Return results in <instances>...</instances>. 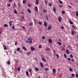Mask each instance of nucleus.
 <instances>
[{
	"label": "nucleus",
	"mask_w": 78,
	"mask_h": 78,
	"mask_svg": "<svg viewBox=\"0 0 78 78\" xmlns=\"http://www.w3.org/2000/svg\"><path fill=\"white\" fill-rule=\"evenodd\" d=\"M35 69L36 71H39V69L38 68H35Z\"/></svg>",
	"instance_id": "12"
},
{
	"label": "nucleus",
	"mask_w": 78,
	"mask_h": 78,
	"mask_svg": "<svg viewBox=\"0 0 78 78\" xmlns=\"http://www.w3.org/2000/svg\"><path fill=\"white\" fill-rule=\"evenodd\" d=\"M51 26H49L48 27V30H50L51 29Z\"/></svg>",
	"instance_id": "3"
},
{
	"label": "nucleus",
	"mask_w": 78,
	"mask_h": 78,
	"mask_svg": "<svg viewBox=\"0 0 78 78\" xmlns=\"http://www.w3.org/2000/svg\"><path fill=\"white\" fill-rule=\"evenodd\" d=\"M31 49L32 51H33L34 50V47H31Z\"/></svg>",
	"instance_id": "18"
},
{
	"label": "nucleus",
	"mask_w": 78,
	"mask_h": 78,
	"mask_svg": "<svg viewBox=\"0 0 78 78\" xmlns=\"http://www.w3.org/2000/svg\"><path fill=\"white\" fill-rule=\"evenodd\" d=\"M68 59L69 61H71V59H70V58H68Z\"/></svg>",
	"instance_id": "51"
},
{
	"label": "nucleus",
	"mask_w": 78,
	"mask_h": 78,
	"mask_svg": "<svg viewBox=\"0 0 78 78\" xmlns=\"http://www.w3.org/2000/svg\"><path fill=\"white\" fill-rule=\"evenodd\" d=\"M46 17L47 18L46 19L48 21V16H46Z\"/></svg>",
	"instance_id": "34"
},
{
	"label": "nucleus",
	"mask_w": 78,
	"mask_h": 78,
	"mask_svg": "<svg viewBox=\"0 0 78 78\" xmlns=\"http://www.w3.org/2000/svg\"><path fill=\"white\" fill-rule=\"evenodd\" d=\"M22 19H24V17L23 16H22Z\"/></svg>",
	"instance_id": "58"
},
{
	"label": "nucleus",
	"mask_w": 78,
	"mask_h": 78,
	"mask_svg": "<svg viewBox=\"0 0 78 78\" xmlns=\"http://www.w3.org/2000/svg\"><path fill=\"white\" fill-rule=\"evenodd\" d=\"M64 56L65 58H66V55L64 54Z\"/></svg>",
	"instance_id": "59"
},
{
	"label": "nucleus",
	"mask_w": 78,
	"mask_h": 78,
	"mask_svg": "<svg viewBox=\"0 0 78 78\" xmlns=\"http://www.w3.org/2000/svg\"><path fill=\"white\" fill-rule=\"evenodd\" d=\"M40 66L42 68L43 67V63H42V62L40 63Z\"/></svg>",
	"instance_id": "24"
},
{
	"label": "nucleus",
	"mask_w": 78,
	"mask_h": 78,
	"mask_svg": "<svg viewBox=\"0 0 78 78\" xmlns=\"http://www.w3.org/2000/svg\"><path fill=\"white\" fill-rule=\"evenodd\" d=\"M12 21L9 22V25L10 27H11V26H12Z\"/></svg>",
	"instance_id": "17"
},
{
	"label": "nucleus",
	"mask_w": 78,
	"mask_h": 78,
	"mask_svg": "<svg viewBox=\"0 0 78 78\" xmlns=\"http://www.w3.org/2000/svg\"><path fill=\"white\" fill-rule=\"evenodd\" d=\"M27 55H30V54H31V51H30L29 52H27Z\"/></svg>",
	"instance_id": "41"
},
{
	"label": "nucleus",
	"mask_w": 78,
	"mask_h": 78,
	"mask_svg": "<svg viewBox=\"0 0 78 78\" xmlns=\"http://www.w3.org/2000/svg\"><path fill=\"white\" fill-rule=\"evenodd\" d=\"M3 33V31L2 30H0V34H2Z\"/></svg>",
	"instance_id": "48"
},
{
	"label": "nucleus",
	"mask_w": 78,
	"mask_h": 78,
	"mask_svg": "<svg viewBox=\"0 0 78 78\" xmlns=\"http://www.w3.org/2000/svg\"><path fill=\"white\" fill-rule=\"evenodd\" d=\"M45 3L46 4H47V0H45Z\"/></svg>",
	"instance_id": "54"
},
{
	"label": "nucleus",
	"mask_w": 78,
	"mask_h": 78,
	"mask_svg": "<svg viewBox=\"0 0 78 78\" xmlns=\"http://www.w3.org/2000/svg\"><path fill=\"white\" fill-rule=\"evenodd\" d=\"M72 70H73L71 68H69V71H70V72H72Z\"/></svg>",
	"instance_id": "39"
},
{
	"label": "nucleus",
	"mask_w": 78,
	"mask_h": 78,
	"mask_svg": "<svg viewBox=\"0 0 78 78\" xmlns=\"http://www.w3.org/2000/svg\"><path fill=\"white\" fill-rule=\"evenodd\" d=\"M17 70L20 71V68H19L17 69Z\"/></svg>",
	"instance_id": "52"
},
{
	"label": "nucleus",
	"mask_w": 78,
	"mask_h": 78,
	"mask_svg": "<svg viewBox=\"0 0 78 78\" xmlns=\"http://www.w3.org/2000/svg\"><path fill=\"white\" fill-rule=\"evenodd\" d=\"M26 73L27 75L28 76L29 75V74H28V71H27L26 72Z\"/></svg>",
	"instance_id": "33"
},
{
	"label": "nucleus",
	"mask_w": 78,
	"mask_h": 78,
	"mask_svg": "<svg viewBox=\"0 0 78 78\" xmlns=\"http://www.w3.org/2000/svg\"><path fill=\"white\" fill-rule=\"evenodd\" d=\"M52 72L53 73H55V72H56V69H52Z\"/></svg>",
	"instance_id": "16"
},
{
	"label": "nucleus",
	"mask_w": 78,
	"mask_h": 78,
	"mask_svg": "<svg viewBox=\"0 0 78 78\" xmlns=\"http://www.w3.org/2000/svg\"><path fill=\"white\" fill-rule=\"evenodd\" d=\"M7 6L9 7H10V6H11V4L10 3H8L7 4Z\"/></svg>",
	"instance_id": "28"
},
{
	"label": "nucleus",
	"mask_w": 78,
	"mask_h": 78,
	"mask_svg": "<svg viewBox=\"0 0 78 78\" xmlns=\"http://www.w3.org/2000/svg\"><path fill=\"white\" fill-rule=\"evenodd\" d=\"M17 51H20V48H17Z\"/></svg>",
	"instance_id": "29"
},
{
	"label": "nucleus",
	"mask_w": 78,
	"mask_h": 78,
	"mask_svg": "<svg viewBox=\"0 0 78 78\" xmlns=\"http://www.w3.org/2000/svg\"><path fill=\"white\" fill-rule=\"evenodd\" d=\"M35 3L37 4H39V0H36V3Z\"/></svg>",
	"instance_id": "14"
},
{
	"label": "nucleus",
	"mask_w": 78,
	"mask_h": 78,
	"mask_svg": "<svg viewBox=\"0 0 78 78\" xmlns=\"http://www.w3.org/2000/svg\"><path fill=\"white\" fill-rule=\"evenodd\" d=\"M58 44L59 45H62V43L59 42H58Z\"/></svg>",
	"instance_id": "21"
},
{
	"label": "nucleus",
	"mask_w": 78,
	"mask_h": 78,
	"mask_svg": "<svg viewBox=\"0 0 78 78\" xmlns=\"http://www.w3.org/2000/svg\"><path fill=\"white\" fill-rule=\"evenodd\" d=\"M15 45H17V42H15Z\"/></svg>",
	"instance_id": "60"
},
{
	"label": "nucleus",
	"mask_w": 78,
	"mask_h": 78,
	"mask_svg": "<svg viewBox=\"0 0 78 78\" xmlns=\"http://www.w3.org/2000/svg\"><path fill=\"white\" fill-rule=\"evenodd\" d=\"M70 24H71V25H72V24H73V23L72 22V21H70Z\"/></svg>",
	"instance_id": "47"
},
{
	"label": "nucleus",
	"mask_w": 78,
	"mask_h": 78,
	"mask_svg": "<svg viewBox=\"0 0 78 78\" xmlns=\"http://www.w3.org/2000/svg\"><path fill=\"white\" fill-rule=\"evenodd\" d=\"M27 11L28 13H29V14H30V13H31V11L30 10V9H27Z\"/></svg>",
	"instance_id": "7"
},
{
	"label": "nucleus",
	"mask_w": 78,
	"mask_h": 78,
	"mask_svg": "<svg viewBox=\"0 0 78 78\" xmlns=\"http://www.w3.org/2000/svg\"><path fill=\"white\" fill-rule=\"evenodd\" d=\"M42 59L43 61H44V62H46V60L44 59V57H42Z\"/></svg>",
	"instance_id": "22"
},
{
	"label": "nucleus",
	"mask_w": 78,
	"mask_h": 78,
	"mask_svg": "<svg viewBox=\"0 0 78 78\" xmlns=\"http://www.w3.org/2000/svg\"><path fill=\"white\" fill-rule=\"evenodd\" d=\"M76 16H77V17H78V12H76Z\"/></svg>",
	"instance_id": "40"
},
{
	"label": "nucleus",
	"mask_w": 78,
	"mask_h": 78,
	"mask_svg": "<svg viewBox=\"0 0 78 78\" xmlns=\"http://www.w3.org/2000/svg\"><path fill=\"white\" fill-rule=\"evenodd\" d=\"M23 50H25V51H27V48H25V47L24 46L23 47Z\"/></svg>",
	"instance_id": "8"
},
{
	"label": "nucleus",
	"mask_w": 78,
	"mask_h": 78,
	"mask_svg": "<svg viewBox=\"0 0 78 78\" xmlns=\"http://www.w3.org/2000/svg\"><path fill=\"white\" fill-rule=\"evenodd\" d=\"M10 2H12V0H9Z\"/></svg>",
	"instance_id": "57"
},
{
	"label": "nucleus",
	"mask_w": 78,
	"mask_h": 78,
	"mask_svg": "<svg viewBox=\"0 0 78 78\" xmlns=\"http://www.w3.org/2000/svg\"><path fill=\"white\" fill-rule=\"evenodd\" d=\"M71 75L72 76H75V74H72Z\"/></svg>",
	"instance_id": "45"
},
{
	"label": "nucleus",
	"mask_w": 78,
	"mask_h": 78,
	"mask_svg": "<svg viewBox=\"0 0 78 78\" xmlns=\"http://www.w3.org/2000/svg\"><path fill=\"white\" fill-rule=\"evenodd\" d=\"M45 69L46 71H48L49 70V69L48 68H45Z\"/></svg>",
	"instance_id": "25"
},
{
	"label": "nucleus",
	"mask_w": 78,
	"mask_h": 78,
	"mask_svg": "<svg viewBox=\"0 0 78 78\" xmlns=\"http://www.w3.org/2000/svg\"><path fill=\"white\" fill-rule=\"evenodd\" d=\"M43 12H44V13H46V12H47V11H46V10L44 9Z\"/></svg>",
	"instance_id": "36"
},
{
	"label": "nucleus",
	"mask_w": 78,
	"mask_h": 78,
	"mask_svg": "<svg viewBox=\"0 0 78 78\" xmlns=\"http://www.w3.org/2000/svg\"><path fill=\"white\" fill-rule=\"evenodd\" d=\"M7 64L9 65L10 64V62L9 61L7 62Z\"/></svg>",
	"instance_id": "37"
},
{
	"label": "nucleus",
	"mask_w": 78,
	"mask_h": 78,
	"mask_svg": "<svg viewBox=\"0 0 78 78\" xmlns=\"http://www.w3.org/2000/svg\"><path fill=\"white\" fill-rule=\"evenodd\" d=\"M42 39H45V37L44 36H42Z\"/></svg>",
	"instance_id": "30"
},
{
	"label": "nucleus",
	"mask_w": 78,
	"mask_h": 78,
	"mask_svg": "<svg viewBox=\"0 0 78 78\" xmlns=\"http://www.w3.org/2000/svg\"><path fill=\"white\" fill-rule=\"evenodd\" d=\"M42 45L41 44H39V46H38V48H42Z\"/></svg>",
	"instance_id": "15"
},
{
	"label": "nucleus",
	"mask_w": 78,
	"mask_h": 78,
	"mask_svg": "<svg viewBox=\"0 0 78 78\" xmlns=\"http://www.w3.org/2000/svg\"><path fill=\"white\" fill-rule=\"evenodd\" d=\"M4 27H8V25L7 24H5L4 25Z\"/></svg>",
	"instance_id": "19"
},
{
	"label": "nucleus",
	"mask_w": 78,
	"mask_h": 78,
	"mask_svg": "<svg viewBox=\"0 0 78 78\" xmlns=\"http://www.w3.org/2000/svg\"><path fill=\"white\" fill-rule=\"evenodd\" d=\"M28 6H29L30 7V6H31V5H30L29 4L28 5Z\"/></svg>",
	"instance_id": "63"
},
{
	"label": "nucleus",
	"mask_w": 78,
	"mask_h": 78,
	"mask_svg": "<svg viewBox=\"0 0 78 78\" xmlns=\"http://www.w3.org/2000/svg\"><path fill=\"white\" fill-rule=\"evenodd\" d=\"M12 28L13 29V30H15V27H14V26H12Z\"/></svg>",
	"instance_id": "53"
},
{
	"label": "nucleus",
	"mask_w": 78,
	"mask_h": 78,
	"mask_svg": "<svg viewBox=\"0 0 78 78\" xmlns=\"http://www.w3.org/2000/svg\"><path fill=\"white\" fill-rule=\"evenodd\" d=\"M26 2V0H23V3H25Z\"/></svg>",
	"instance_id": "32"
},
{
	"label": "nucleus",
	"mask_w": 78,
	"mask_h": 78,
	"mask_svg": "<svg viewBox=\"0 0 78 78\" xmlns=\"http://www.w3.org/2000/svg\"><path fill=\"white\" fill-rule=\"evenodd\" d=\"M70 56L71 58H73V55H72V54H70Z\"/></svg>",
	"instance_id": "23"
},
{
	"label": "nucleus",
	"mask_w": 78,
	"mask_h": 78,
	"mask_svg": "<svg viewBox=\"0 0 78 78\" xmlns=\"http://www.w3.org/2000/svg\"><path fill=\"white\" fill-rule=\"evenodd\" d=\"M38 23L40 25H42V23L41 22H39Z\"/></svg>",
	"instance_id": "50"
},
{
	"label": "nucleus",
	"mask_w": 78,
	"mask_h": 78,
	"mask_svg": "<svg viewBox=\"0 0 78 78\" xmlns=\"http://www.w3.org/2000/svg\"><path fill=\"white\" fill-rule=\"evenodd\" d=\"M66 53H67V54H69V50H68V49L66 50Z\"/></svg>",
	"instance_id": "27"
},
{
	"label": "nucleus",
	"mask_w": 78,
	"mask_h": 78,
	"mask_svg": "<svg viewBox=\"0 0 78 78\" xmlns=\"http://www.w3.org/2000/svg\"><path fill=\"white\" fill-rule=\"evenodd\" d=\"M71 61L72 62H74V61H75V60H74V59L73 58L71 59Z\"/></svg>",
	"instance_id": "43"
},
{
	"label": "nucleus",
	"mask_w": 78,
	"mask_h": 78,
	"mask_svg": "<svg viewBox=\"0 0 78 78\" xmlns=\"http://www.w3.org/2000/svg\"><path fill=\"white\" fill-rule=\"evenodd\" d=\"M33 22H30V23L29 24V25L30 27H31V26H32L33 25Z\"/></svg>",
	"instance_id": "4"
},
{
	"label": "nucleus",
	"mask_w": 78,
	"mask_h": 78,
	"mask_svg": "<svg viewBox=\"0 0 78 78\" xmlns=\"http://www.w3.org/2000/svg\"><path fill=\"white\" fill-rule=\"evenodd\" d=\"M56 56H57V58H59V55H58L56 54Z\"/></svg>",
	"instance_id": "46"
},
{
	"label": "nucleus",
	"mask_w": 78,
	"mask_h": 78,
	"mask_svg": "<svg viewBox=\"0 0 78 78\" xmlns=\"http://www.w3.org/2000/svg\"><path fill=\"white\" fill-rule=\"evenodd\" d=\"M3 47L4 50H7V49H8V48L6 47V46L5 45V44H3Z\"/></svg>",
	"instance_id": "5"
},
{
	"label": "nucleus",
	"mask_w": 78,
	"mask_h": 78,
	"mask_svg": "<svg viewBox=\"0 0 78 78\" xmlns=\"http://www.w3.org/2000/svg\"><path fill=\"white\" fill-rule=\"evenodd\" d=\"M69 8H72V7H71V6H70V5H69Z\"/></svg>",
	"instance_id": "61"
},
{
	"label": "nucleus",
	"mask_w": 78,
	"mask_h": 78,
	"mask_svg": "<svg viewBox=\"0 0 78 78\" xmlns=\"http://www.w3.org/2000/svg\"><path fill=\"white\" fill-rule=\"evenodd\" d=\"M59 3H60L61 4H62V2L61 1L59 0Z\"/></svg>",
	"instance_id": "38"
},
{
	"label": "nucleus",
	"mask_w": 78,
	"mask_h": 78,
	"mask_svg": "<svg viewBox=\"0 0 78 78\" xmlns=\"http://www.w3.org/2000/svg\"><path fill=\"white\" fill-rule=\"evenodd\" d=\"M61 16H59L58 18V20L59 22H61Z\"/></svg>",
	"instance_id": "2"
},
{
	"label": "nucleus",
	"mask_w": 78,
	"mask_h": 78,
	"mask_svg": "<svg viewBox=\"0 0 78 78\" xmlns=\"http://www.w3.org/2000/svg\"><path fill=\"white\" fill-rule=\"evenodd\" d=\"M61 28L62 30H63L64 29V27L62 26L61 27Z\"/></svg>",
	"instance_id": "55"
},
{
	"label": "nucleus",
	"mask_w": 78,
	"mask_h": 78,
	"mask_svg": "<svg viewBox=\"0 0 78 78\" xmlns=\"http://www.w3.org/2000/svg\"><path fill=\"white\" fill-rule=\"evenodd\" d=\"M73 28H75V27L74 26H73Z\"/></svg>",
	"instance_id": "64"
},
{
	"label": "nucleus",
	"mask_w": 78,
	"mask_h": 78,
	"mask_svg": "<svg viewBox=\"0 0 78 78\" xmlns=\"http://www.w3.org/2000/svg\"><path fill=\"white\" fill-rule=\"evenodd\" d=\"M59 6L60 7V8H62V6L61 5H59Z\"/></svg>",
	"instance_id": "49"
},
{
	"label": "nucleus",
	"mask_w": 78,
	"mask_h": 78,
	"mask_svg": "<svg viewBox=\"0 0 78 78\" xmlns=\"http://www.w3.org/2000/svg\"><path fill=\"white\" fill-rule=\"evenodd\" d=\"M14 5L15 6H16V7H17V6L16 5V4H15V3H14Z\"/></svg>",
	"instance_id": "62"
},
{
	"label": "nucleus",
	"mask_w": 78,
	"mask_h": 78,
	"mask_svg": "<svg viewBox=\"0 0 78 78\" xmlns=\"http://www.w3.org/2000/svg\"><path fill=\"white\" fill-rule=\"evenodd\" d=\"M75 76L76 78H78V74H77V73H76V76Z\"/></svg>",
	"instance_id": "35"
},
{
	"label": "nucleus",
	"mask_w": 78,
	"mask_h": 78,
	"mask_svg": "<svg viewBox=\"0 0 78 78\" xmlns=\"http://www.w3.org/2000/svg\"><path fill=\"white\" fill-rule=\"evenodd\" d=\"M52 9L54 12H56V9L55 8V7H54Z\"/></svg>",
	"instance_id": "10"
},
{
	"label": "nucleus",
	"mask_w": 78,
	"mask_h": 78,
	"mask_svg": "<svg viewBox=\"0 0 78 78\" xmlns=\"http://www.w3.org/2000/svg\"><path fill=\"white\" fill-rule=\"evenodd\" d=\"M46 50L47 51H50V48L48 47H47L46 48Z\"/></svg>",
	"instance_id": "11"
},
{
	"label": "nucleus",
	"mask_w": 78,
	"mask_h": 78,
	"mask_svg": "<svg viewBox=\"0 0 78 78\" xmlns=\"http://www.w3.org/2000/svg\"><path fill=\"white\" fill-rule=\"evenodd\" d=\"M31 70H32V69H29V72H30V73H31Z\"/></svg>",
	"instance_id": "44"
},
{
	"label": "nucleus",
	"mask_w": 78,
	"mask_h": 78,
	"mask_svg": "<svg viewBox=\"0 0 78 78\" xmlns=\"http://www.w3.org/2000/svg\"><path fill=\"white\" fill-rule=\"evenodd\" d=\"M49 6H52V4H51V3L50 2L49 3Z\"/></svg>",
	"instance_id": "26"
},
{
	"label": "nucleus",
	"mask_w": 78,
	"mask_h": 78,
	"mask_svg": "<svg viewBox=\"0 0 78 78\" xmlns=\"http://www.w3.org/2000/svg\"><path fill=\"white\" fill-rule=\"evenodd\" d=\"M44 25L45 27H47V22H44Z\"/></svg>",
	"instance_id": "13"
},
{
	"label": "nucleus",
	"mask_w": 78,
	"mask_h": 78,
	"mask_svg": "<svg viewBox=\"0 0 78 78\" xmlns=\"http://www.w3.org/2000/svg\"><path fill=\"white\" fill-rule=\"evenodd\" d=\"M55 50H54V51H53V52H54V54H56V52H55Z\"/></svg>",
	"instance_id": "56"
},
{
	"label": "nucleus",
	"mask_w": 78,
	"mask_h": 78,
	"mask_svg": "<svg viewBox=\"0 0 78 78\" xmlns=\"http://www.w3.org/2000/svg\"><path fill=\"white\" fill-rule=\"evenodd\" d=\"M14 12L16 14H17V10H16V9L14 10Z\"/></svg>",
	"instance_id": "20"
},
{
	"label": "nucleus",
	"mask_w": 78,
	"mask_h": 78,
	"mask_svg": "<svg viewBox=\"0 0 78 78\" xmlns=\"http://www.w3.org/2000/svg\"><path fill=\"white\" fill-rule=\"evenodd\" d=\"M62 14H65V11L63 10L62 11Z\"/></svg>",
	"instance_id": "31"
},
{
	"label": "nucleus",
	"mask_w": 78,
	"mask_h": 78,
	"mask_svg": "<svg viewBox=\"0 0 78 78\" xmlns=\"http://www.w3.org/2000/svg\"><path fill=\"white\" fill-rule=\"evenodd\" d=\"M72 35H74V32L73 31H72Z\"/></svg>",
	"instance_id": "42"
},
{
	"label": "nucleus",
	"mask_w": 78,
	"mask_h": 78,
	"mask_svg": "<svg viewBox=\"0 0 78 78\" xmlns=\"http://www.w3.org/2000/svg\"><path fill=\"white\" fill-rule=\"evenodd\" d=\"M28 41L29 42V43H30V44H32L33 43V42H32V39L31 38H29L28 39Z\"/></svg>",
	"instance_id": "1"
},
{
	"label": "nucleus",
	"mask_w": 78,
	"mask_h": 78,
	"mask_svg": "<svg viewBox=\"0 0 78 78\" xmlns=\"http://www.w3.org/2000/svg\"><path fill=\"white\" fill-rule=\"evenodd\" d=\"M35 10L37 12V11H38V9L37 8V7L36 6L35 7Z\"/></svg>",
	"instance_id": "6"
},
{
	"label": "nucleus",
	"mask_w": 78,
	"mask_h": 78,
	"mask_svg": "<svg viewBox=\"0 0 78 78\" xmlns=\"http://www.w3.org/2000/svg\"><path fill=\"white\" fill-rule=\"evenodd\" d=\"M48 42L49 43H51L52 42V40L50 39H49L48 40Z\"/></svg>",
	"instance_id": "9"
}]
</instances>
